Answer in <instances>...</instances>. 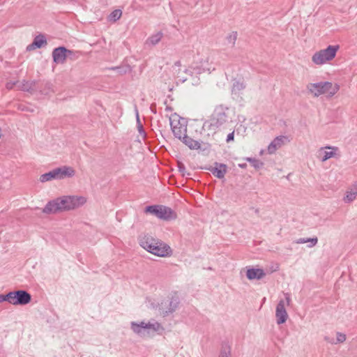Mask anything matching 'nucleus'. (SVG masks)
<instances>
[{"instance_id":"1","label":"nucleus","mask_w":357,"mask_h":357,"mask_svg":"<svg viewBox=\"0 0 357 357\" xmlns=\"http://www.w3.org/2000/svg\"><path fill=\"white\" fill-rule=\"evenodd\" d=\"M86 202L82 196H61L49 201L43 208L45 214H56L74 210L84 205Z\"/></svg>"},{"instance_id":"2","label":"nucleus","mask_w":357,"mask_h":357,"mask_svg":"<svg viewBox=\"0 0 357 357\" xmlns=\"http://www.w3.org/2000/svg\"><path fill=\"white\" fill-rule=\"evenodd\" d=\"M139 245L149 252L161 257L172 254L171 248L163 241L146 234L139 238Z\"/></svg>"},{"instance_id":"3","label":"nucleus","mask_w":357,"mask_h":357,"mask_svg":"<svg viewBox=\"0 0 357 357\" xmlns=\"http://www.w3.org/2000/svg\"><path fill=\"white\" fill-rule=\"evenodd\" d=\"M227 107L220 105L215 107L210 119L204 123L203 128L215 132L216 130L228 121Z\"/></svg>"},{"instance_id":"4","label":"nucleus","mask_w":357,"mask_h":357,"mask_svg":"<svg viewBox=\"0 0 357 357\" xmlns=\"http://www.w3.org/2000/svg\"><path fill=\"white\" fill-rule=\"evenodd\" d=\"M180 298L176 294V291L172 297H167L161 301L160 303H151V307L153 309H158L160 314L166 317L174 312L178 307Z\"/></svg>"},{"instance_id":"5","label":"nucleus","mask_w":357,"mask_h":357,"mask_svg":"<svg viewBox=\"0 0 357 357\" xmlns=\"http://www.w3.org/2000/svg\"><path fill=\"white\" fill-rule=\"evenodd\" d=\"M75 174V170L72 167L64 165L43 174L40 175L39 180L41 183H45L52 180H63L65 178H72Z\"/></svg>"},{"instance_id":"6","label":"nucleus","mask_w":357,"mask_h":357,"mask_svg":"<svg viewBox=\"0 0 357 357\" xmlns=\"http://www.w3.org/2000/svg\"><path fill=\"white\" fill-rule=\"evenodd\" d=\"M307 89L315 97L324 93H328L329 96H333L339 91L340 86L337 84H333L330 82H320L308 84Z\"/></svg>"},{"instance_id":"7","label":"nucleus","mask_w":357,"mask_h":357,"mask_svg":"<svg viewBox=\"0 0 357 357\" xmlns=\"http://www.w3.org/2000/svg\"><path fill=\"white\" fill-rule=\"evenodd\" d=\"M339 45H328L326 49L317 52L312 58V61L317 65H322L327 61L333 59L337 50Z\"/></svg>"},{"instance_id":"8","label":"nucleus","mask_w":357,"mask_h":357,"mask_svg":"<svg viewBox=\"0 0 357 357\" xmlns=\"http://www.w3.org/2000/svg\"><path fill=\"white\" fill-rule=\"evenodd\" d=\"M284 293V298H281L275 310V317H276V323L278 325H281L284 324L288 319V314L285 308V305H289L291 301V296L289 293Z\"/></svg>"},{"instance_id":"9","label":"nucleus","mask_w":357,"mask_h":357,"mask_svg":"<svg viewBox=\"0 0 357 357\" xmlns=\"http://www.w3.org/2000/svg\"><path fill=\"white\" fill-rule=\"evenodd\" d=\"M14 305H25L31 301V295L29 291H13Z\"/></svg>"},{"instance_id":"10","label":"nucleus","mask_w":357,"mask_h":357,"mask_svg":"<svg viewBox=\"0 0 357 357\" xmlns=\"http://www.w3.org/2000/svg\"><path fill=\"white\" fill-rule=\"evenodd\" d=\"M68 49L64 46H59L52 51V59L55 63H64L68 59Z\"/></svg>"},{"instance_id":"11","label":"nucleus","mask_w":357,"mask_h":357,"mask_svg":"<svg viewBox=\"0 0 357 357\" xmlns=\"http://www.w3.org/2000/svg\"><path fill=\"white\" fill-rule=\"evenodd\" d=\"M286 142H289V139L287 136L280 135L276 137L268 146V153H274L276 151V150L280 149Z\"/></svg>"},{"instance_id":"12","label":"nucleus","mask_w":357,"mask_h":357,"mask_svg":"<svg viewBox=\"0 0 357 357\" xmlns=\"http://www.w3.org/2000/svg\"><path fill=\"white\" fill-rule=\"evenodd\" d=\"M176 216V213L171 208L160 205L158 219L169 221L175 220Z\"/></svg>"},{"instance_id":"13","label":"nucleus","mask_w":357,"mask_h":357,"mask_svg":"<svg viewBox=\"0 0 357 357\" xmlns=\"http://www.w3.org/2000/svg\"><path fill=\"white\" fill-rule=\"evenodd\" d=\"M218 178H223L227 172V166L225 164L215 162L213 167L207 169Z\"/></svg>"},{"instance_id":"14","label":"nucleus","mask_w":357,"mask_h":357,"mask_svg":"<svg viewBox=\"0 0 357 357\" xmlns=\"http://www.w3.org/2000/svg\"><path fill=\"white\" fill-rule=\"evenodd\" d=\"M47 43V39L44 34L40 33L37 35L33 42L26 47V51H32L36 49L41 48Z\"/></svg>"},{"instance_id":"15","label":"nucleus","mask_w":357,"mask_h":357,"mask_svg":"<svg viewBox=\"0 0 357 357\" xmlns=\"http://www.w3.org/2000/svg\"><path fill=\"white\" fill-rule=\"evenodd\" d=\"M181 142L191 150H200L204 151L207 149V147L202 149V144L199 141L193 139L186 134L183 135Z\"/></svg>"},{"instance_id":"16","label":"nucleus","mask_w":357,"mask_h":357,"mask_svg":"<svg viewBox=\"0 0 357 357\" xmlns=\"http://www.w3.org/2000/svg\"><path fill=\"white\" fill-rule=\"evenodd\" d=\"M266 275L262 268H248L246 271V277L249 280H260Z\"/></svg>"},{"instance_id":"17","label":"nucleus","mask_w":357,"mask_h":357,"mask_svg":"<svg viewBox=\"0 0 357 357\" xmlns=\"http://www.w3.org/2000/svg\"><path fill=\"white\" fill-rule=\"evenodd\" d=\"M38 86V92H39L41 95L47 96L53 92V86L49 82H39Z\"/></svg>"},{"instance_id":"18","label":"nucleus","mask_w":357,"mask_h":357,"mask_svg":"<svg viewBox=\"0 0 357 357\" xmlns=\"http://www.w3.org/2000/svg\"><path fill=\"white\" fill-rule=\"evenodd\" d=\"M245 88V84L243 79H234L233 80V84L231 88V93L233 94H237L239 91H243Z\"/></svg>"},{"instance_id":"19","label":"nucleus","mask_w":357,"mask_h":357,"mask_svg":"<svg viewBox=\"0 0 357 357\" xmlns=\"http://www.w3.org/2000/svg\"><path fill=\"white\" fill-rule=\"evenodd\" d=\"M170 124H171V129L172 130L174 136L176 138H178V139H180L181 141V139L183 138V136H182L183 132H185V134H186V132H187L186 128H183L181 126H173L171 120H170Z\"/></svg>"},{"instance_id":"20","label":"nucleus","mask_w":357,"mask_h":357,"mask_svg":"<svg viewBox=\"0 0 357 357\" xmlns=\"http://www.w3.org/2000/svg\"><path fill=\"white\" fill-rule=\"evenodd\" d=\"M159 210L160 204L149 205L144 208V212L146 214H151L153 215H155L158 218Z\"/></svg>"},{"instance_id":"21","label":"nucleus","mask_w":357,"mask_h":357,"mask_svg":"<svg viewBox=\"0 0 357 357\" xmlns=\"http://www.w3.org/2000/svg\"><path fill=\"white\" fill-rule=\"evenodd\" d=\"M111 70H116L121 75L130 73L132 69L129 65H122L119 66H113L109 68Z\"/></svg>"},{"instance_id":"22","label":"nucleus","mask_w":357,"mask_h":357,"mask_svg":"<svg viewBox=\"0 0 357 357\" xmlns=\"http://www.w3.org/2000/svg\"><path fill=\"white\" fill-rule=\"evenodd\" d=\"M219 357H231V347L228 342H222Z\"/></svg>"},{"instance_id":"23","label":"nucleus","mask_w":357,"mask_h":357,"mask_svg":"<svg viewBox=\"0 0 357 357\" xmlns=\"http://www.w3.org/2000/svg\"><path fill=\"white\" fill-rule=\"evenodd\" d=\"M204 70L199 66H190L184 70V73L192 77L195 75H199Z\"/></svg>"},{"instance_id":"24","label":"nucleus","mask_w":357,"mask_h":357,"mask_svg":"<svg viewBox=\"0 0 357 357\" xmlns=\"http://www.w3.org/2000/svg\"><path fill=\"white\" fill-rule=\"evenodd\" d=\"M162 36L163 33L161 31H159L157 33L150 36L147 40V43L151 44L152 45H155L160 41Z\"/></svg>"},{"instance_id":"25","label":"nucleus","mask_w":357,"mask_h":357,"mask_svg":"<svg viewBox=\"0 0 357 357\" xmlns=\"http://www.w3.org/2000/svg\"><path fill=\"white\" fill-rule=\"evenodd\" d=\"M245 160L250 162L252 166L256 169H260L264 165L263 162L255 158H246Z\"/></svg>"},{"instance_id":"26","label":"nucleus","mask_w":357,"mask_h":357,"mask_svg":"<svg viewBox=\"0 0 357 357\" xmlns=\"http://www.w3.org/2000/svg\"><path fill=\"white\" fill-rule=\"evenodd\" d=\"M122 15V11L120 9L113 10L108 16L109 22H116Z\"/></svg>"},{"instance_id":"27","label":"nucleus","mask_w":357,"mask_h":357,"mask_svg":"<svg viewBox=\"0 0 357 357\" xmlns=\"http://www.w3.org/2000/svg\"><path fill=\"white\" fill-rule=\"evenodd\" d=\"M131 329L133 331L134 333L142 335L143 334V321L137 323L132 321L130 324Z\"/></svg>"},{"instance_id":"28","label":"nucleus","mask_w":357,"mask_h":357,"mask_svg":"<svg viewBox=\"0 0 357 357\" xmlns=\"http://www.w3.org/2000/svg\"><path fill=\"white\" fill-rule=\"evenodd\" d=\"M135 114H136V119H137V126L139 133L142 135L144 138L146 137V132H145L144 127L140 121L139 116V112L135 107Z\"/></svg>"},{"instance_id":"29","label":"nucleus","mask_w":357,"mask_h":357,"mask_svg":"<svg viewBox=\"0 0 357 357\" xmlns=\"http://www.w3.org/2000/svg\"><path fill=\"white\" fill-rule=\"evenodd\" d=\"M81 55V52L79 51H74L71 50H68V52H67L68 59L71 61L77 60Z\"/></svg>"},{"instance_id":"30","label":"nucleus","mask_w":357,"mask_h":357,"mask_svg":"<svg viewBox=\"0 0 357 357\" xmlns=\"http://www.w3.org/2000/svg\"><path fill=\"white\" fill-rule=\"evenodd\" d=\"M237 32L236 31H232L231 33H229L227 36V40L229 43L231 45L232 47H234L236 40L237 39Z\"/></svg>"},{"instance_id":"31","label":"nucleus","mask_w":357,"mask_h":357,"mask_svg":"<svg viewBox=\"0 0 357 357\" xmlns=\"http://www.w3.org/2000/svg\"><path fill=\"white\" fill-rule=\"evenodd\" d=\"M30 82L23 80L20 83L19 89L23 91H31L32 89L30 88Z\"/></svg>"},{"instance_id":"32","label":"nucleus","mask_w":357,"mask_h":357,"mask_svg":"<svg viewBox=\"0 0 357 357\" xmlns=\"http://www.w3.org/2000/svg\"><path fill=\"white\" fill-rule=\"evenodd\" d=\"M334 151H324V155L321 158V161L324 162L327 160L330 159L331 158H333L335 153V151L337 149V148H332Z\"/></svg>"},{"instance_id":"33","label":"nucleus","mask_w":357,"mask_h":357,"mask_svg":"<svg viewBox=\"0 0 357 357\" xmlns=\"http://www.w3.org/2000/svg\"><path fill=\"white\" fill-rule=\"evenodd\" d=\"M357 195H355L352 191H349L347 192L346 196L344 197V201L346 203H350L353 202Z\"/></svg>"},{"instance_id":"34","label":"nucleus","mask_w":357,"mask_h":357,"mask_svg":"<svg viewBox=\"0 0 357 357\" xmlns=\"http://www.w3.org/2000/svg\"><path fill=\"white\" fill-rule=\"evenodd\" d=\"M30 88L32 89L31 91H28L29 93L33 94L36 92H38V89L39 86V82L37 81H31L30 82Z\"/></svg>"},{"instance_id":"35","label":"nucleus","mask_w":357,"mask_h":357,"mask_svg":"<svg viewBox=\"0 0 357 357\" xmlns=\"http://www.w3.org/2000/svg\"><path fill=\"white\" fill-rule=\"evenodd\" d=\"M177 167H178L179 172L181 173L183 176H185V175H187V176H190V173H187L186 174V172H185V167L184 164L182 162L178 161V163H177Z\"/></svg>"},{"instance_id":"36","label":"nucleus","mask_w":357,"mask_h":357,"mask_svg":"<svg viewBox=\"0 0 357 357\" xmlns=\"http://www.w3.org/2000/svg\"><path fill=\"white\" fill-rule=\"evenodd\" d=\"M307 243H310V245H308L309 248H312L314 245H317L318 242L317 237H313V238H306Z\"/></svg>"},{"instance_id":"37","label":"nucleus","mask_w":357,"mask_h":357,"mask_svg":"<svg viewBox=\"0 0 357 357\" xmlns=\"http://www.w3.org/2000/svg\"><path fill=\"white\" fill-rule=\"evenodd\" d=\"M160 329H161L162 331L164 330L163 327L161 326L160 323L155 322L153 324H151V330L155 332H158Z\"/></svg>"},{"instance_id":"38","label":"nucleus","mask_w":357,"mask_h":357,"mask_svg":"<svg viewBox=\"0 0 357 357\" xmlns=\"http://www.w3.org/2000/svg\"><path fill=\"white\" fill-rule=\"evenodd\" d=\"M11 291H8V294H4V298H5V301L10 303L13 305V294L14 293H10Z\"/></svg>"},{"instance_id":"39","label":"nucleus","mask_w":357,"mask_h":357,"mask_svg":"<svg viewBox=\"0 0 357 357\" xmlns=\"http://www.w3.org/2000/svg\"><path fill=\"white\" fill-rule=\"evenodd\" d=\"M346 340V335L342 333H337V342H344Z\"/></svg>"},{"instance_id":"40","label":"nucleus","mask_w":357,"mask_h":357,"mask_svg":"<svg viewBox=\"0 0 357 357\" xmlns=\"http://www.w3.org/2000/svg\"><path fill=\"white\" fill-rule=\"evenodd\" d=\"M151 328V323H145L143 321V333L146 331L148 333H149V331Z\"/></svg>"},{"instance_id":"41","label":"nucleus","mask_w":357,"mask_h":357,"mask_svg":"<svg viewBox=\"0 0 357 357\" xmlns=\"http://www.w3.org/2000/svg\"><path fill=\"white\" fill-rule=\"evenodd\" d=\"M234 140V131H232L231 132L229 133L227 135L226 142L227 143L233 142Z\"/></svg>"},{"instance_id":"42","label":"nucleus","mask_w":357,"mask_h":357,"mask_svg":"<svg viewBox=\"0 0 357 357\" xmlns=\"http://www.w3.org/2000/svg\"><path fill=\"white\" fill-rule=\"evenodd\" d=\"M177 79H178V82H181V83H183L187 80L188 78L184 76L178 75Z\"/></svg>"},{"instance_id":"43","label":"nucleus","mask_w":357,"mask_h":357,"mask_svg":"<svg viewBox=\"0 0 357 357\" xmlns=\"http://www.w3.org/2000/svg\"><path fill=\"white\" fill-rule=\"evenodd\" d=\"M150 109L153 114H156V104L155 102L151 105Z\"/></svg>"},{"instance_id":"44","label":"nucleus","mask_w":357,"mask_h":357,"mask_svg":"<svg viewBox=\"0 0 357 357\" xmlns=\"http://www.w3.org/2000/svg\"><path fill=\"white\" fill-rule=\"evenodd\" d=\"M350 191H352L356 195H357V181L354 183Z\"/></svg>"},{"instance_id":"45","label":"nucleus","mask_w":357,"mask_h":357,"mask_svg":"<svg viewBox=\"0 0 357 357\" xmlns=\"http://www.w3.org/2000/svg\"><path fill=\"white\" fill-rule=\"evenodd\" d=\"M296 243L298 244L305 243H307L306 238H300L296 240Z\"/></svg>"},{"instance_id":"46","label":"nucleus","mask_w":357,"mask_h":357,"mask_svg":"<svg viewBox=\"0 0 357 357\" xmlns=\"http://www.w3.org/2000/svg\"><path fill=\"white\" fill-rule=\"evenodd\" d=\"M16 82H8L6 84V88L8 89H13V86L15 85Z\"/></svg>"},{"instance_id":"47","label":"nucleus","mask_w":357,"mask_h":357,"mask_svg":"<svg viewBox=\"0 0 357 357\" xmlns=\"http://www.w3.org/2000/svg\"><path fill=\"white\" fill-rule=\"evenodd\" d=\"M5 301L4 294H0V303Z\"/></svg>"},{"instance_id":"48","label":"nucleus","mask_w":357,"mask_h":357,"mask_svg":"<svg viewBox=\"0 0 357 357\" xmlns=\"http://www.w3.org/2000/svg\"><path fill=\"white\" fill-rule=\"evenodd\" d=\"M238 167H241V168H242V169H245V168H246V167H247V164H246V163L239 164V165H238Z\"/></svg>"},{"instance_id":"49","label":"nucleus","mask_w":357,"mask_h":357,"mask_svg":"<svg viewBox=\"0 0 357 357\" xmlns=\"http://www.w3.org/2000/svg\"><path fill=\"white\" fill-rule=\"evenodd\" d=\"M181 61H177L174 63V66H181Z\"/></svg>"},{"instance_id":"50","label":"nucleus","mask_w":357,"mask_h":357,"mask_svg":"<svg viewBox=\"0 0 357 357\" xmlns=\"http://www.w3.org/2000/svg\"><path fill=\"white\" fill-rule=\"evenodd\" d=\"M165 109H166L167 111H170V112H172V107H170V106H168V105H167V106L166 107Z\"/></svg>"},{"instance_id":"51","label":"nucleus","mask_w":357,"mask_h":357,"mask_svg":"<svg viewBox=\"0 0 357 357\" xmlns=\"http://www.w3.org/2000/svg\"><path fill=\"white\" fill-rule=\"evenodd\" d=\"M265 301H266V298L264 297V298H263V300H262V302H265Z\"/></svg>"}]
</instances>
